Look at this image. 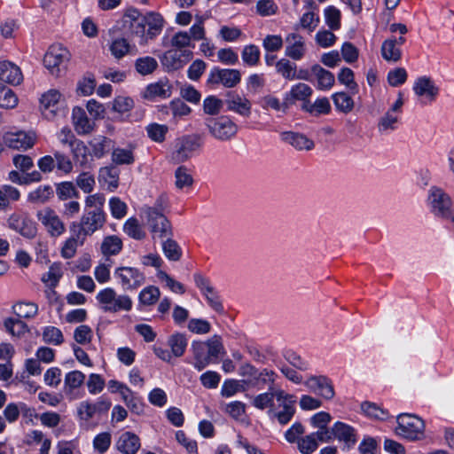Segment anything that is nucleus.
<instances>
[{"label":"nucleus","instance_id":"f257e3e1","mask_svg":"<svg viewBox=\"0 0 454 454\" xmlns=\"http://www.w3.org/2000/svg\"><path fill=\"white\" fill-rule=\"evenodd\" d=\"M96 298L105 312L116 313L121 310L129 311L132 309V301L129 296L117 294L111 287L101 290Z\"/></svg>","mask_w":454,"mask_h":454},{"label":"nucleus","instance_id":"f03ea898","mask_svg":"<svg viewBox=\"0 0 454 454\" xmlns=\"http://www.w3.org/2000/svg\"><path fill=\"white\" fill-rule=\"evenodd\" d=\"M396 419L398 426L395 432L397 434L411 441L419 440L424 436L425 424L418 416L403 413L398 415Z\"/></svg>","mask_w":454,"mask_h":454},{"label":"nucleus","instance_id":"7ed1b4c3","mask_svg":"<svg viewBox=\"0 0 454 454\" xmlns=\"http://www.w3.org/2000/svg\"><path fill=\"white\" fill-rule=\"evenodd\" d=\"M206 126L211 136L222 142L231 140L239 129L238 125L227 116L209 118L206 121Z\"/></svg>","mask_w":454,"mask_h":454},{"label":"nucleus","instance_id":"20e7f679","mask_svg":"<svg viewBox=\"0 0 454 454\" xmlns=\"http://www.w3.org/2000/svg\"><path fill=\"white\" fill-rule=\"evenodd\" d=\"M145 214L153 239H163L172 236L171 224L163 213L156 208L148 207Z\"/></svg>","mask_w":454,"mask_h":454},{"label":"nucleus","instance_id":"39448f33","mask_svg":"<svg viewBox=\"0 0 454 454\" xmlns=\"http://www.w3.org/2000/svg\"><path fill=\"white\" fill-rule=\"evenodd\" d=\"M69 58V51L66 48L52 45L44 55L43 64L51 74L59 76L66 69Z\"/></svg>","mask_w":454,"mask_h":454},{"label":"nucleus","instance_id":"423d86ee","mask_svg":"<svg viewBox=\"0 0 454 454\" xmlns=\"http://www.w3.org/2000/svg\"><path fill=\"white\" fill-rule=\"evenodd\" d=\"M429 200L435 215L442 218L450 216L452 200L442 189L432 187L429 191Z\"/></svg>","mask_w":454,"mask_h":454},{"label":"nucleus","instance_id":"0eeeda50","mask_svg":"<svg viewBox=\"0 0 454 454\" xmlns=\"http://www.w3.org/2000/svg\"><path fill=\"white\" fill-rule=\"evenodd\" d=\"M63 102V95L58 90H49L42 95L40 99V108L43 115L46 119H53L60 111Z\"/></svg>","mask_w":454,"mask_h":454},{"label":"nucleus","instance_id":"6e6552de","mask_svg":"<svg viewBox=\"0 0 454 454\" xmlns=\"http://www.w3.org/2000/svg\"><path fill=\"white\" fill-rule=\"evenodd\" d=\"M114 276L120 279L121 285L126 290H136L145 280L144 274L134 267H118L114 270Z\"/></svg>","mask_w":454,"mask_h":454},{"label":"nucleus","instance_id":"1a4fd4ad","mask_svg":"<svg viewBox=\"0 0 454 454\" xmlns=\"http://www.w3.org/2000/svg\"><path fill=\"white\" fill-rule=\"evenodd\" d=\"M36 217L51 237H59L66 231L64 223L56 212L50 207L39 210Z\"/></svg>","mask_w":454,"mask_h":454},{"label":"nucleus","instance_id":"9d476101","mask_svg":"<svg viewBox=\"0 0 454 454\" xmlns=\"http://www.w3.org/2000/svg\"><path fill=\"white\" fill-rule=\"evenodd\" d=\"M106 223L104 210H90L82 215L80 222L79 233L82 236L91 235L101 229Z\"/></svg>","mask_w":454,"mask_h":454},{"label":"nucleus","instance_id":"9b49d317","mask_svg":"<svg viewBox=\"0 0 454 454\" xmlns=\"http://www.w3.org/2000/svg\"><path fill=\"white\" fill-rule=\"evenodd\" d=\"M36 140V136L34 132H7L3 137L4 144L15 150H27L31 148Z\"/></svg>","mask_w":454,"mask_h":454},{"label":"nucleus","instance_id":"f8f14e48","mask_svg":"<svg viewBox=\"0 0 454 454\" xmlns=\"http://www.w3.org/2000/svg\"><path fill=\"white\" fill-rule=\"evenodd\" d=\"M276 399L279 403V406L283 409L280 411L273 412V415L278 419V421L281 425H286L294 415V403L296 402L295 396L278 389L277 390Z\"/></svg>","mask_w":454,"mask_h":454},{"label":"nucleus","instance_id":"ddd939ff","mask_svg":"<svg viewBox=\"0 0 454 454\" xmlns=\"http://www.w3.org/2000/svg\"><path fill=\"white\" fill-rule=\"evenodd\" d=\"M240 80L241 74L237 69L214 68L209 74L207 82L210 84H222L225 88H233Z\"/></svg>","mask_w":454,"mask_h":454},{"label":"nucleus","instance_id":"4468645a","mask_svg":"<svg viewBox=\"0 0 454 454\" xmlns=\"http://www.w3.org/2000/svg\"><path fill=\"white\" fill-rule=\"evenodd\" d=\"M285 43V54L291 59L301 60L306 55V41L300 34L296 32L288 34L286 36Z\"/></svg>","mask_w":454,"mask_h":454},{"label":"nucleus","instance_id":"2eb2a0df","mask_svg":"<svg viewBox=\"0 0 454 454\" xmlns=\"http://www.w3.org/2000/svg\"><path fill=\"white\" fill-rule=\"evenodd\" d=\"M8 226L27 239L35 237L37 229L35 223L20 214H12L8 218Z\"/></svg>","mask_w":454,"mask_h":454},{"label":"nucleus","instance_id":"dca6fc26","mask_svg":"<svg viewBox=\"0 0 454 454\" xmlns=\"http://www.w3.org/2000/svg\"><path fill=\"white\" fill-rule=\"evenodd\" d=\"M304 384L311 392L325 400L333 399L335 395L332 381L325 376H311Z\"/></svg>","mask_w":454,"mask_h":454},{"label":"nucleus","instance_id":"f3484780","mask_svg":"<svg viewBox=\"0 0 454 454\" xmlns=\"http://www.w3.org/2000/svg\"><path fill=\"white\" fill-rule=\"evenodd\" d=\"M227 110L247 118L251 114L252 104L248 98L235 91H229L224 100Z\"/></svg>","mask_w":454,"mask_h":454},{"label":"nucleus","instance_id":"a211bd4d","mask_svg":"<svg viewBox=\"0 0 454 454\" xmlns=\"http://www.w3.org/2000/svg\"><path fill=\"white\" fill-rule=\"evenodd\" d=\"M200 146L198 137H184L177 144L176 150L172 153V160L181 163L187 160L193 152Z\"/></svg>","mask_w":454,"mask_h":454},{"label":"nucleus","instance_id":"6ab92c4d","mask_svg":"<svg viewBox=\"0 0 454 454\" xmlns=\"http://www.w3.org/2000/svg\"><path fill=\"white\" fill-rule=\"evenodd\" d=\"M192 56L190 50H169L162 57L161 62L169 70H177L183 67Z\"/></svg>","mask_w":454,"mask_h":454},{"label":"nucleus","instance_id":"aec40b11","mask_svg":"<svg viewBox=\"0 0 454 454\" xmlns=\"http://www.w3.org/2000/svg\"><path fill=\"white\" fill-rule=\"evenodd\" d=\"M405 38L390 37L386 39L381 45L382 58L388 62H397L401 59L402 51L400 47L405 43Z\"/></svg>","mask_w":454,"mask_h":454},{"label":"nucleus","instance_id":"412c9836","mask_svg":"<svg viewBox=\"0 0 454 454\" xmlns=\"http://www.w3.org/2000/svg\"><path fill=\"white\" fill-rule=\"evenodd\" d=\"M111 407V402L108 400H99L95 403L89 402H82L78 407V415L81 419L85 421L92 419L96 414L105 413L108 411Z\"/></svg>","mask_w":454,"mask_h":454},{"label":"nucleus","instance_id":"4be33fe9","mask_svg":"<svg viewBox=\"0 0 454 454\" xmlns=\"http://www.w3.org/2000/svg\"><path fill=\"white\" fill-rule=\"evenodd\" d=\"M172 94V85L168 80H160L149 84L143 92V98L153 100L157 98H168Z\"/></svg>","mask_w":454,"mask_h":454},{"label":"nucleus","instance_id":"5701e85b","mask_svg":"<svg viewBox=\"0 0 454 454\" xmlns=\"http://www.w3.org/2000/svg\"><path fill=\"white\" fill-rule=\"evenodd\" d=\"M0 80L12 84L18 85L23 80L20 68L12 62L0 61Z\"/></svg>","mask_w":454,"mask_h":454},{"label":"nucleus","instance_id":"b1692460","mask_svg":"<svg viewBox=\"0 0 454 454\" xmlns=\"http://www.w3.org/2000/svg\"><path fill=\"white\" fill-rule=\"evenodd\" d=\"M73 125L78 135H87L93 131L95 123L91 121L85 111L81 107H74L72 113Z\"/></svg>","mask_w":454,"mask_h":454},{"label":"nucleus","instance_id":"393cba45","mask_svg":"<svg viewBox=\"0 0 454 454\" xmlns=\"http://www.w3.org/2000/svg\"><path fill=\"white\" fill-rule=\"evenodd\" d=\"M313 93L312 88L303 82H299L292 86L290 91L286 93L285 100L289 104H294L295 101H302V104L309 103V98Z\"/></svg>","mask_w":454,"mask_h":454},{"label":"nucleus","instance_id":"a878e982","mask_svg":"<svg viewBox=\"0 0 454 454\" xmlns=\"http://www.w3.org/2000/svg\"><path fill=\"white\" fill-rule=\"evenodd\" d=\"M116 447L123 454H136L140 448V439L134 433L125 432L119 437Z\"/></svg>","mask_w":454,"mask_h":454},{"label":"nucleus","instance_id":"bb28decb","mask_svg":"<svg viewBox=\"0 0 454 454\" xmlns=\"http://www.w3.org/2000/svg\"><path fill=\"white\" fill-rule=\"evenodd\" d=\"M332 432L334 437L344 442L348 447L354 445L356 442V430L343 422H336L332 427Z\"/></svg>","mask_w":454,"mask_h":454},{"label":"nucleus","instance_id":"cd10ccee","mask_svg":"<svg viewBox=\"0 0 454 454\" xmlns=\"http://www.w3.org/2000/svg\"><path fill=\"white\" fill-rule=\"evenodd\" d=\"M281 138L284 142L288 143L298 150H311L314 147V142L309 139L306 136L286 131L281 133Z\"/></svg>","mask_w":454,"mask_h":454},{"label":"nucleus","instance_id":"c85d7f7f","mask_svg":"<svg viewBox=\"0 0 454 454\" xmlns=\"http://www.w3.org/2000/svg\"><path fill=\"white\" fill-rule=\"evenodd\" d=\"M145 19V27H148L146 31L148 39H153L157 35H159L164 26V20L162 16L154 12H147L143 16Z\"/></svg>","mask_w":454,"mask_h":454},{"label":"nucleus","instance_id":"c756f323","mask_svg":"<svg viewBox=\"0 0 454 454\" xmlns=\"http://www.w3.org/2000/svg\"><path fill=\"white\" fill-rule=\"evenodd\" d=\"M90 146L93 156L98 159L105 156L111 149L114 148V142L105 136H98L90 141Z\"/></svg>","mask_w":454,"mask_h":454},{"label":"nucleus","instance_id":"7c9ffc66","mask_svg":"<svg viewBox=\"0 0 454 454\" xmlns=\"http://www.w3.org/2000/svg\"><path fill=\"white\" fill-rule=\"evenodd\" d=\"M53 188L49 184L40 185L27 194V201L34 205L46 203L53 197Z\"/></svg>","mask_w":454,"mask_h":454},{"label":"nucleus","instance_id":"2f4dec72","mask_svg":"<svg viewBox=\"0 0 454 454\" xmlns=\"http://www.w3.org/2000/svg\"><path fill=\"white\" fill-rule=\"evenodd\" d=\"M311 72L317 80V88L319 90H330L334 85L335 78L333 74L319 65L312 66Z\"/></svg>","mask_w":454,"mask_h":454},{"label":"nucleus","instance_id":"473e14b6","mask_svg":"<svg viewBox=\"0 0 454 454\" xmlns=\"http://www.w3.org/2000/svg\"><path fill=\"white\" fill-rule=\"evenodd\" d=\"M192 349L194 356V367L198 371L206 368L210 363L209 356H207L206 344L202 341H195L192 345Z\"/></svg>","mask_w":454,"mask_h":454},{"label":"nucleus","instance_id":"72a5a7b5","mask_svg":"<svg viewBox=\"0 0 454 454\" xmlns=\"http://www.w3.org/2000/svg\"><path fill=\"white\" fill-rule=\"evenodd\" d=\"M301 109L313 116L328 114L331 112V104L327 98H317L315 102L302 104Z\"/></svg>","mask_w":454,"mask_h":454},{"label":"nucleus","instance_id":"f704fd0d","mask_svg":"<svg viewBox=\"0 0 454 454\" xmlns=\"http://www.w3.org/2000/svg\"><path fill=\"white\" fill-rule=\"evenodd\" d=\"M418 96H426L430 100H434L438 93V89L434 82L427 77H420L417 80L413 88Z\"/></svg>","mask_w":454,"mask_h":454},{"label":"nucleus","instance_id":"c9c22d12","mask_svg":"<svg viewBox=\"0 0 454 454\" xmlns=\"http://www.w3.org/2000/svg\"><path fill=\"white\" fill-rule=\"evenodd\" d=\"M82 235L77 231L75 235H73L65 241L61 248V256L63 258L71 259L75 255L77 247L82 246L84 241V238H82Z\"/></svg>","mask_w":454,"mask_h":454},{"label":"nucleus","instance_id":"e433bc0d","mask_svg":"<svg viewBox=\"0 0 454 454\" xmlns=\"http://www.w3.org/2000/svg\"><path fill=\"white\" fill-rule=\"evenodd\" d=\"M100 249L106 256L118 254L122 249V240L116 235L106 236L102 241Z\"/></svg>","mask_w":454,"mask_h":454},{"label":"nucleus","instance_id":"4c0bfd02","mask_svg":"<svg viewBox=\"0 0 454 454\" xmlns=\"http://www.w3.org/2000/svg\"><path fill=\"white\" fill-rule=\"evenodd\" d=\"M20 198V191L12 185L0 186V210L9 207L11 202L17 201Z\"/></svg>","mask_w":454,"mask_h":454},{"label":"nucleus","instance_id":"58836bf2","mask_svg":"<svg viewBox=\"0 0 454 454\" xmlns=\"http://www.w3.org/2000/svg\"><path fill=\"white\" fill-rule=\"evenodd\" d=\"M168 346L170 348L171 353L175 357L182 356L187 347V339L183 333H174L168 340Z\"/></svg>","mask_w":454,"mask_h":454},{"label":"nucleus","instance_id":"ea45409f","mask_svg":"<svg viewBox=\"0 0 454 454\" xmlns=\"http://www.w3.org/2000/svg\"><path fill=\"white\" fill-rule=\"evenodd\" d=\"M98 180L107 184L109 189H116L119 183V170L114 166L101 168Z\"/></svg>","mask_w":454,"mask_h":454},{"label":"nucleus","instance_id":"a19ab883","mask_svg":"<svg viewBox=\"0 0 454 454\" xmlns=\"http://www.w3.org/2000/svg\"><path fill=\"white\" fill-rule=\"evenodd\" d=\"M85 380V375L80 371H72L66 374L64 389L67 394H71L74 389L82 387Z\"/></svg>","mask_w":454,"mask_h":454},{"label":"nucleus","instance_id":"79ce46f5","mask_svg":"<svg viewBox=\"0 0 454 454\" xmlns=\"http://www.w3.org/2000/svg\"><path fill=\"white\" fill-rule=\"evenodd\" d=\"M123 231L129 237L137 240H141L145 237V231L143 230L138 220L135 217H130L125 222Z\"/></svg>","mask_w":454,"mask_h":454},{"label":"nucleus","instance_id":"37998d69","mask_svg":"<svg viewBox=\"0 0 454 454\" xmlns=\"http://www.w3.org/2000/svg\"><path fill=\"white\" fill-rule=\"evenodd\" d=\"M336 109L343 114L350 113L355 106L353 98L345 92H337L333 95Z\"/></svg>","mask_w":454,"mask_h":454},{"label":"nucleus","instance_id":"c03bdc74","mask_svg":"<svg viewBox=\"0 0 454 454\" xmlns=\"http://www.w3.org/2000/svg\"><path fill=\"white\" fill-rule=\"evenodd\" d=\"M167 239L162 242V250L165 256L173 262H177L180 260L182 256V250L176 241L170 239V237L166 238Z\"/></svg>","mask_w":454,"mask_h":454},{"label":"nucleus","instance_id":"a18cd8bd","mask_svg":"<svg viewBox=\"0 0 454 454\" xmlns=\"http://www.w3.org/2000/svg\"><path fill=\"white\" fill-rule=\"evenodd\" d=\"M160 296V291L157 286H149L144 288L138 296L139 301L145 306L155 304Z\"/></svg>","mask_w":454,"mask_h":454},{"label":"nucleus","instance_id":"49530a36","mask_svg":"<svg viewBox=\"0 0 454 454\" xmlns=\"http://www.w3.org/2000/svg\"><path fill=\"white\" fill-rule=\"evenodd\" d=\"M56 194L60 200L77 198L79 192L72 182H61L56 185Z\"/></svg>","mask_w":454,"mask_h":454},{"label":"nucleus","instance_id":"de8ad7c7","mask_svg":"<svg viewBox=\"0 0 454 454\" xmlns=\"http://www.w3.org/2000/svg\"><path fill=\"white\" fill-rule=\"evenodd\" d=\"M224 101L216 96H208L203 100V112L207 115H217L221 113Z\"/></svg>","mask_w":454,"mask_h":454},{"label":"nucleus","instance_id":"09e8293b","mask_svg":"<svg viewBox=\"0 0 454 454\" xmlns=\"http://www.w3.org/2000/svg\"><path fill=\"white\" fill-rule=\"evenodd\" d=\"M276 70L283 78L294 80L296 78V66L286 59H281L276 63Z\"/></svg>","mask_w":454,"mask_h":454},{"label":"nucleus","instance_id":"8fccbe9b","mask_svg":"<svg viewBox=\"0 0 454 454\" xmlns=\"http://www.w3.org/2000/svg\"><path fill=\"white\" fill-rule=\"evenodd\" d=\"M206 344L207 356H209V360L212 361L213 358H217L220 355H224V348L222 343L221 338L217 335H214L207 341L204 342Z\"/></svg>","mask_w":454,"mask_h":454},{"label":"nucleus","instance_id":"3c124183","mask_svg":"<svg viewBox=\"0 0 454 454\" xmlns=\"http://www.w3.org/2000/svg\"><path fill=\"white\" fill-rule=\"evenodd\" d=\"M18 104V98L8 87L0 83V107L14 108Z\"/></svg>","mask_w":454,"mask_h":454},{"label":"nucleus","instance_id":"603ef678","mask_svg":"<svg viewBox=\"0 0 454 454\" xmlns=\"http://www.w3.org/2000/svg\"><path fill=\"white\" fill-rule=\"evenodd\" d=\"M136 70L142 75L152 74L158 67L156 59L153 57L139 58L135 63Z\"/></svg>","mask_w":454,"mask_h":454},{"label":"nucleus","instance_id":"864d4df0","mask_svg":"<svg viewBox=\"0 0 454 454\" xmlns=\"http://www.w3.org/2000/svg\"><path fill=\"white\" fill-rule=\"evenodd\" d=\"M135 160L133 152L124 148H114L112 152V161L116 165H129Z\"/></svg>","mask_w":454,"mask_h":454},{"label":"nucleus","instance_id":"5fc2aeb1","mask_svg":"<svg viewBox=\"0 0 454 454\" xmlns=\"http://www.w3.org/2000/svg\"><path fill=\"white\" fill-rule=\"evenodd\" d=\"M16 315L20 317L30 318L34 317L38 311V307L34 302L20 301L13 307Z\"/></svg>","mask_w":454,"mask_h":454},{"label":"nucleus","instance_id":"6e6d98bb","mask_svg":"<svg viewBox=\"0 0 454 454\" xmlns=\"http://www.w3.org/2000/svg\"><path fill=\"white\" fill-rule=\"evenodd\" d=\"M176 177V186L178 189H183L184 187H191L193 184V178L190 172V170L184 167L180 166L177 168L175 173Z\"/></svg>","mask_w":454,"mask_h":454},{"label":"nucleus","instance_id":"4d7b16f0","mask_svg":"<svg viewBox=\"0 0 454 454\" xmlns=\"http://www.w3.org/2000/svg\"><path fill=\"white\" fill-rule=\"evenodd\" d=\"M246 381L237 380H225L222 387V395L230 397L238 392H244L247 388L245 387Z\"/></svg>","mask_w":454,"mask_h":454},{"label":"nucleus","instance_id":"13d9d810","mask_svg":"<svg viewBox=\"0 0 454 454\" xmlns=\"http://www.w3.org/2000/svg\"><path fill=\"white\" fill-rule=\"evenodd\" d=\"M62 277L60 264L53 263L51 265L47 273L42 277V281L49 286L54 287L58 285Z\"/></svg>","mask_w":454,"mask_h":454},{"label":"nucleus","instance_id":"bf43d9fd","mask_svg":"<svg viewBox=\"0 0 454 454\" xmlns=\"http://www.w3.org/2000/svg\"><path fill=\"white\" fill-rule=\"evenodd\" d=\"M340 12L334 6H328L325 10V19L328 27L333 30L340 27Z\"/></svg>","mask_w":454,"mask_h":454},{"label":"nucleus","instance_id":"052dcab7","mask_svg":"<svg viewBox=\"0 0 454 454\" xmlns=\"http://www.w3.org/2000/svg\"><path fill=\"white\" fill-rule=\"evenodd\" d=\"M298 450L302 454H311L318 447V442L315 440V434H308L298 440Z\"/></svg>","mask_w":454,"mask_h":454},{"label":"nucleus","instance_id":"680f3d73","mask_svg":"<svg viewBox=\"0 0 454 454\" xmlns=\"http://www.w3.org/2000/svg\"><path fill=\"white\" fill-rule=\"evenodd\" d=\"M168 130V128L167 125L158 123H152L148 125L146 128L148 137L152 140L158 143H161L164 141Z\"/></svg>","mask_w":454,"mask_h":454},{"label":"nucleus","instance_id":"e2e57ef3","mask_svg":"<svg viewBox=\"0 0 454 454\" xmlns=\"http://www.w3.org/2000/svg\"><path fill=\"white\" fill-rule=\"evenodd\" d=\"M76 185L85 193H90L95 186V177L90 172H82L76 177Z\"/></svg>","mask_w":454,"mask_h":454},{"label":"nucleus","instance_id":"0e129e2a","mask_svg":"<svg viewBox=\"0 0 454 454\" xmlns=\"http://www.w3.org/2000/svg\"><path fill=\"white\" fill-rule=\"evenodd\" d=\"M43 339L46 343L59 345L64 341L62 332L54 326H47L43 332Z\"/></svg>","mask_w":454,"mask_h":454},{"label":"nucleus","instance_id":"69168bd1","mask_svg":"<svg viewBox=\"0 0 454 454\" xmlns=\"http://www.w3.org/2000/svg\"><path fill=\"white\" fill-rule=\"evenodd\" d=\"M318 23L319 16L312 11L303 13L300 20V26L309 33L313 32L318 26Z\"/></svg>","mask_w":454,"mask_h":454},{"label":"nucleus","instance_id":"338daca9","mask_svg":"<svg viewBox=\"0 0 454 454\" xmlns=\"http://www.w3.org/2000/svg\"><path fill=\"white\" fill-rule=\"evenodd\" d=\"M71 153L74 160L81 165H84L88 161V148L85 144L78 140L75 144L72 145Z\"/></svg>","mask_w":454,"mask_h":454},{"label":"nucleus","instance_id":"774afa93","mask_svg":"<svg viewBox=\"0 0 454 454\" xmlns=\"http://www.w3.org/2000/svg\"><path fill=\"white\" fill-rule=\"evenodd\" d=\"M129 50L130 46L125 38H116L110 45V51L116 59H121Z\"/></svg>","mask_w":454,"mask_h":454}]
</instances>
